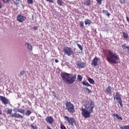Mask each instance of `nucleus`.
Listing matches in <instances>:
<instances>
[{
  "label": "nucleus",
  "mask_w": 129,
  "mask_h": 129,
  "mask_svg": "<svg viewBox=\"0 0 129 129\" xmlns=\"http://www.w3.org/2000/svg\"><path fill=\"white\" fill-rule=\"evenodd\" d=\"M114 100H116L117 102L120 104V106L122 107L123 105H122V100L121 99V95L118 92H116V94L113 95Z\"/></svg>",
  "instance_id": "423d86ee"
},
{
  "label": "nucleus",
  "mask_w": 129,
  "mask_h": 129,
  "mask_svg": "<svg viewBox=\"0 0 129 129\" xmlns=\"http://www.w3.org/2000/svg\"><path fill=\"white\" fill-rule=\"evenodd\" d=\"M120 129H129V125L121 126L120 127Z\"/></svg>",
  "instance_id": "c85d7f7f"
},
{
  "label": "nucleus",
  "mask_w": 129,
  "mask_h": 129,
  "mask_svg": "<svg viewBox=\"0 0 129 129\" xmlns=\"http://www.w3.org/2000/svg\"><path fill=\"white\" fill-rule=\"evenodd\" d=\"M60 77L63 82L66 84H73L75 82V79H76V76L75 75L72 76V74L66 73H62L60 75Z\"/></svg>",
  "instance_id": "f257e3e1"
},
{
  "label": "nucleus",
  "mask_w": 129,
  "mask_h": 129,
  "mask_svg": "<svg viewBox=\"0 0 129 129\" xmlns=\"http://www.w3.org/2000/svg\"><path fill=\"white\" fill-rule=\"evenodd\" d=\"M126 19L127 22L128 23H129V18L127 17V16H126Z\"/></svg>",
  "instance_id": "37998d69"
},
{
  "label": "nucleus",
  "mask_w": 129,
  "mask_h": 129,
  "mask_svg": "<svg viewBox=\"0 0 129 129\" xmlns=\"http://www.w3.org/2000/svg\"><path fill=\"white\" fill-rule=\"evenodd\" d=\"M102 1L103 0H96V2L99 5H101L102 4Z\"/></svg>",
  "instance_id": "473e14b6"
},
{
  "label": "nucleus",
  "mask_w": 129,
  "mask_h": 129,
  "mask_svg": "<svg viewBox=\"0 0 129 129\" xmlns=\"http://www.w3.org/2000/svg\"><path fill=\"white\" fill-rule=\"evenodd\" d=\"M14 5L18 6L20 4V0H14Z\"/></svg>",
  "instance_id": "cd10ccee"
},
{
  "label": "nucleus",
  "mask_w": 129,
  "mask_h": 129,
  "mask_svg": "<svg viewBox=\"0 0 129 129\" xmlns=\"http://www.w3.org/2000/svg\"><path fill=\"white\" fill-rule=\"evenodd\" d=\"M3 114V112L2 111V110L0 109V115H2Z\"/></svg>",
  "instance_id": "a18cd8bd"
},
{
  "label": "nucleus",
  "mask_w": 129,
  "mask_h": 129,
  "mask_svg": "<svg viewBox=\"0 0 129 129\" xmlns=\"http://www.w3.org/2000/svg\"><path fill=\"white\" fill-rule=\"evenodd\" d=\"M91 23H92V22H91V21L89 19H87L85 21V25H90Z\"/></svg>",
  "instance_id": "5701e85b"
},
{
  "label": "nucleus",
  "mask_w": 129,
  "mask_h": 129,
  "mask_svg": "<svg viewBox=\"0 0 129 129\" xmlns=\"http://www.w3.org/2000/svg\"><path fill=\"white\" fill-rule=\"evenodd\" d=\"M18 112H20V113H25V109L19 108L17 109Z\"/></svg>",
  "instance_id": "393cba45"
},
{
  "label": "nucleus",
  "mask_w": 129,
  "mask_h": 129,
  "mask_svg": "<svg viewBox=\"0 0 129 129\" xmlns=\"http://www.w3.org/2000/svg\"><path fill=\"white\" fill-rule=\"evenodd\" d=\"M64 118L72 126H74V124L75 125H78V122L76 121L75 118L69 117L68 116H64Z\"/></svg>",
  "instance_id": "0eeeda50"
},
{
  "label": "nucleus",
  "mask_w": 129,
  "mask_h": 129,
  "mask_svg": "<svg viewBox=\"0 0 129 129\" xmlns=\"http://www.w3.org/2000/svg\"><path fill=\"white\" fill-rule=\"evenodd\" d=\"M62 51L63 53H64L66 55H68V56H71L74 54V51L72 50V48L70 47H64Z\"/></svg>",
  "instance_id": "6e6552de"
},
{
  "label": "nucleus",
  "mask_w": 129,
  "mask_h": 129,
  "mask_svg": "<svg viewBox=\"0 0 129 129\" xmlns=\"http://www.w3.org/2000/svg\"><path fill=\"white\" fill-rule=\"evenodd\" d=\"M30 126L33 129H37L38 128V127H37L36 126H34V125H33V124H31Z\"/></svg>",
  "instance_id": "72a5a7b5"
},
{
  "label": "nucleus",
  "mask_w": 129,
  "mask_h": 129,
  "mask_svg": "<svg viewBox=\"0 0 129 129\" xmlns=\"http://www.w3.org/2000/svg\"><path fill=\"white\" fill-rule=\"evenodd\" d=\"M80 26L81 29H83V28H84V22L83 21L80 22Z\"/></svg>",
  "instance_id": "bb28decb"
},
{
  "label": "nucleus",
  "mask_w": 129,
  "mask_h": 129,
  "mask_svg": "<svg viewBox=\"0 0 129 129\" xmlns=\"http://www.w3.org/2000/svg\"><path fill=\"white\" fill-rule=\"evenodd\" d=\"M88 81H89V83L91 84H94V80L91 78H88Z\"/></svg>",
  "instance_id": "4be33fe9"
},
{
  "label": "nucleus",
  "mask_w": 129,
  "mask_h": 129,
  "mask_svg": "<svg viewBox=\"0 0 129 129\" xmlns=\"http://www.w3.org/2000/svg\"><path fill=\"white\" fill-rule=\"evenodd\" d=\"M82 84L85 86H89V87H91V85L89 84V83H88V82H87L86 80H84L82 82Z\"/></svg>",
  "instance_id": "dca6fc26"
},
{
  "label": "nucleus",
  "mask_w": 129,
  "mask_h": 129,
  "mask_svg": "<svg viewBox=\"0 0 129 129\" xmlns=\"http://www.w3.org/2000/svg\"><path fill=\"white\" fill-rule=\"evenodd\" d=\"M103 14H105V15H107V17H109L110 16V14L108 13V11L107 10H103Z\"/></svg>",
  "instance_id": "b1692460"
},
{
  "label": "nucleus",
  "mask_w": 129,
  "mask_h": 129,
  "mask_svg": "<svg viewBox=\"0 0 129 129\" xmlns=\"http://www.w3.org/2000/svg\"><path fill=\"white\" fill-rule=\"evenodd\" d=\"M46 2H48L49 3H51L52 4L54 3V1L53 0H46Z\"/></svg>",
  "instance_id": "ea45409f"
},
{
  "label": "nucleus",
  "mask_w": 129,
  "mask_h": 129,
  "mask_svg": "<svg viewBox=\"0 0 129 129\" xmlns=\"http://www.w3.org/2000/svg\"><path fill=\"white\" fill-rule=\"evenodd\" d=\"M2 8H3V3L0 2V9H2Z\"/></svg>",
  "instance_id": "a19ab883"
},
{
  "label": "nucleus",
  "mask_w": 129,
  "mask_h": 129,
  "mask_svg": "<svg viewBox=\"0 0 129 129\" xmlns=\"http://www.w3.org/2000/svg\"><path fill=\"white\" fill-rule=\"evenodd\" d=\"M78 81H79V82H81V81H82V77L80 75L78 76Z\"/></svg>",
  "instance_id": "c756f323"
},
{
  "label": "nucleus",
  "mask_w": 129,
  "mask_h": 129,
  "mask_svg": "<svg viewBox=\"0 0 129 129\" xmlns=\"http://www.w3.org/2000/svg\"><path fill=\"white\" fill-rule=\"evenodd\" d=\"M76 65L78 68H79V69L85 68V67H86V63L82 61H77V62H76Z\"/></svg>",
  "instance_id": "9d476101"
},
{
  "label": "nucleus",
  "mask_w": 129,
  "mask_h": 129,
  "mask_svg": "<svg viewBox=\"0 0 129 129\" xmlns=\"http://www.w3.org/2000/svg\"><path fill=\"white\" fill-rule=\"evenodd\" d=\"M20 75H24V74H25V71H22L20 72Z\"/></svg>",
  "instance_id": "58836bf2"
},
{
  "label": "nucleus",
  "mask_w": 129,
  "mask_h": 129,
  "mask_svg": "<svg viewBox=\"0 0 129 129\" xmlns=\"http://www.w3.org/2000/svg\"><path fill=\"white\" fill-rule=\"evenodd\" d=\"M122 35H123V37L124 39H128V34H127V33H126L124 32H123Z\"/></svg>",
  "instance_id": "412c9836"
},
{
  "label": "nucleus",
  "mask_w": 129,
  "mask_h": 129,
  "mask_svg": "<svg viewBox=\"0 0 129 129\" xmlns=\"http://www.w3.org/2000/svg\"><path fill=\"white\" fill-rule=\"evenodd\" d=\"M106 60L109 63L116 64L117 63V61L119 60V57H118V55L116 53L114 52L111 50H109L108 52V55L106 58Z\"/></svg>",
  "instance_id": "f03ea898"
},
{
  "label": "nucleus",
  "mask_w": 129,
  "mask_h": 129,
  "mask_svg": "<svg viewBox=\"0 0 129 129\" xmlns=\"http://www.w3.org/2000/svg\"><path fill=\"white\" fill-rule=\"evenodd\" d=\"M121 47L123 50L126 49L127 48V46H126V44L124 43L121 45Z\"/></svg>",
  "instance_id": "7c9ffc66"
},
{
  "label": "nucleus",
  "mask_w": 129,
  "mask_h": 129,
  "mask_svg": "<svg viewBox=\"0 0 129 129\" xmlns=\"http://www.w3.org/2000/svg\"><path fill=\"white\" fill-rule=\"evenodd\" d=\"M13 112V109H8L7 111V114H10V117H15V118H24V116L21 115L20 113H14L12 114Z\"/></svg>",
  "instance_id": "20e7f679"
},
{
  "label": "nucleus",
  "mask_w": 129,
  "mask_h": 129,
  "mask_svg": "<svg viewBox=\"0 0 129 129\" xmlns=\"http://www.w3.org/2000/svg\"><path fill=\"white\" fill-rule=\"evenodd\" d=\"M66 109L69 112V113H74L75 112V107L71 102H66Z\"/></svg>",
  "instance_id": "7ed1b4c3"
},
{
  "label": "nucleus",
  "mask_w": 129,
  "mask_h": 129,
  "mask_svg": "<svg viewBox=\"0 0 129 129\" xmlns=\"http://www.w3.org/2000/svg\"><path fill=\"white\" fill-rule=\"evenodd\" d=\"M56 3L58 6H62L64 4V2L62 0H57Z\"/></svg>",
  "instance_id": "a211bd4d"
},
{
  "label": "nucleus",
  "mask_w": 129,
  "mask_h": 129,
  "mask_svg": "<svg viewBox=\"0 0 129 129\" xmlns=\"http://www.w3.org/2000/svg\"><path fill=\"white\" fill-rule=\"evenodd\" d=\"M84 5H85V6H90V5H91V2L90 0H87L86 2L84 3Z\"/></svg>",
  "instance_id": "aec40b11"
},
{
  "label": "nucleus",
  "mask_w": 129,
  "mask_h": 129,
  "mask_svg": "<svg viewBox=\"0 0 129 129\" xmlns=\"http://www.w3.org/2000/svg\"><path fill=\"white\" fill-rule=\"evenodd\" d=\"M0 100L5 105L9 104V103L10 102L8 98L3 96H0Z\"/></svg>",
  "instance_id": "ddd939ff"
},
{
  "label": "nucleus",
  "mask_w": 129,
  "mask_h": 129,
  "mask_svg": "<svg viewBox=\"0 0 129 129\" xmlns=\"http://www.w3.org/2000/svg\"><path fill=\"white\" fill-rule=\"evenodd\" d=\"M105 93H107L108 94H111L112 91H111V87L109 86L106 89L105 91Z\"/></svg>",
  "instance_id": "2eb2a0df"
},
{
  "label": "nucleus",
  "mask_w": 129,
  "mask_h": 129,
  "mask_svg": "<svg viewBox=\"0 0 129 129\" xmlns=\"http://www.w3.org/2000/svg\"><path fill=\"white\" fill-rule=\"evenodd\" d=\"M98 61H99V58L97 57V56H95L91 61V65L93 66L94 67H96L97 65H98Z\"/></svg>",
  "instance_id": "9b49d317"
},
{
  "label": "nucleus",
  "mask_w": 129,
  "mask_h": 129,
  "mask_svg": "<svg viewBox=\"0 0 129 129\" xmlns=\"http://www.w3.org/2000/svg\"><path fill=\"white\" fill-rule=\"evenodd\" d=\"M113 115L114 116H116V118H117L119 120H121L122 119V117L119 116V115H118V114L114 113Z\"/></svg>",
  "instance_id": "6ab92c4d"
},
{
  "label": "nucleus",
  "mask_w": 129,
  "mask_h": 129,
  "mask_svg": "<svg viewBox=\"0 0 129 129\" xmlns=\"http://www.w3.org/2000/svg\"><path fill=\"white\" fill-rule=\"evenodd\" d=\"M46 121L47 122V123H49V124H52L53 122H54V118L52 116H48L45 119Z\"/></svg>",
  "instance_id": "4468645a"
},
{
  "label": "nucleus",
  "mask_w": 129,
  "mask_h": 129,
  "mask_svg": "<svg viewBox=\"0 0 129 129\" xmlns=\"http://www.w3.org/2000/svg\"><path fill=\"white\" fill-rule=\"evenodd\" d=\"M84 89H86V91H88V93H92V91L88 89V88H85Z\"/></svg>",
  "instance_id": "2f4dec72"
},
{
  "label": "nucleus",
  "mask_w": 129,
  "mask_h": 129,
  "mask_svg": "<svg viewBox=\"0 0 129 129\" xmlns=\"http://www.w3.org/2000/svg\"><path fill=\"white\" fill-rule=\"evenodd\" d=\"M27 3H28V4H33L34 1H33V0H27Z\"/></svg>",
  "instance_id": "e433bc0d"
},
{
  "label": "nucleus",
  "mask_w": 129,
  "mask_h": 129,
  "mask_svg": "<svg viewBox=\"0 0 129 129\" xmlns=\"http://www.w3.org/2000/svg\"><path fill=\"white\" fill-rule=\"evenodd\" d=\"M31 114H32V111L29 110H27L25 113V115H26V116H30V115H31Z\"/></svg>",
  "instance_id": "a878e982"
},
{
  "label": "nucleus",
  "mask_w": 129,
  "mask_h": 129,
  "mask_svg": "<svg viewBox=\"0 0 129 129\" xmlns=\"http://www.w3.org/2000/svg\"><path fill=\"white\" fill-rule=\"evenodd\" d=\"M60 129H67L66 127L63 125V124H60Z\"/></svg>",
  "instance_id": "c9c22d12"
},
{
  "label": "nucleus",
  "mask_w": 129,
  "mask_h": 129,
  "mask_svg": "<svg viewBox=\"0 0 129 129\" xmlns=\"http://www.w3.org/2000/svg\"><path fill=\"white\" fill-rule=\"evenodd\" d=\"M25 46H27V48L29 50V51H32L33 47L32 46V45H31V44H30V43L27 42L25 43Z\"/></svg>",
  "instance_id": "f3484780"
},
{
  "label": "nucleus",
  "mask_w": 129,
  "mask_h": 129,
  "mask_svg": "<svg viewBox=\"0 0 129 129\" xmlns=\"http://www.w3.org/2000/svg\"><path fill=\"white\" fill-rule=\"evenodd\" d=\"M77 46L78 47V48H79V49L81 50H83V48H82V46H81V45L79 44H77Z\"/></svg>",
  "instance_id": "f704fd0d"
},
{
  "label": "nucleus",
  "mask_w": 129,
  "mask_h": 129,
  "mask_svg": "<svg viewBox=\"0 0 129 129\" xmlns=\"http://www.w3.org/2000/svg\"><path fill=\"white\" fill-rule=\"evenodd\" d=\"M11 0H3V1L4 2V3H5V4H7V3H10V1Z\"/></svg>",
  "instance_id": "4c0bfd02"
},
{
  "label": "nucleus",
  "mask_w": 129,
  "mask_h": 129,
  "mask_svg": "<svg viewBox=\"0 0 129 129\" xmlns=\"http://www.w3.org/2000/svg\"><path fill=\"white\" fill-rule=\"evenodd\" d=\"M95 105L93 101L92 100L89 101L87 103L85 104V109L93 112V108L95 107Z\"/></svg>",
  "instance_id": "39448f33"
},
{
  "label": "nucleus",
  "mask_w": 129,
  "mask_h": 129,
  "mask_svg": "<svg viewBox=\"0 0 129 129\" xmlns=\"http://www.w3.org/2000/svg\"><path fill=\"white\" fill-rule=\"evenodd\" d=\"M81 110L82 114L84 118H88L90 117V114L93 113L92 111H90L84 108H82Z\"/></svg>",
  "instance_id": "1a4fd4ad"
},
{
  "label": "nucleus",
  "mask_w": 129,
  "mask_h": 129,
  "mask_svg": "<svg viewBox=\"0 0 129 129\" xmlns=\"http://www.w3.org/2000/svg\"><path fill=\"white\" fill-rule=\"evenodd\" d=\"M55 63H58L59 62V60L57 59H55Z\"/></svg>",
  "instance_id": "79ce46f5"
},
{
  "label": "nucleus",
  "mask_w": 129,
  "mask_h": 129,
  "mask_svg": "<svg viewBox=\"0 0 129 129\" xmlns=\"http://www.w3.org/2000/svg\"><path fill=\"white\" fill-rule=\"evenodd\" d=\"M33 29H34V30H37V29H38V27L34 26V27H33Z\"/></svg>",
  "instance_id": "c03bdc74"
},
{
  "label": "nucleus",
  "mask_w": 129,
  "mask_h": 129,
  "mask_svg": "<svg viewBox=\"0 0 129 129\" xmlns=\"http://www.w3.org/2000/svg\"><path fill=\"white\" fill-rule=\"evenodd\" d=\"M17 20L19 22V23H23V22H25V21L27 20V17L21 14H19L17 17Z\"/></svg>",
  "instance_id": "f8f14e48"
}]
</instances>
